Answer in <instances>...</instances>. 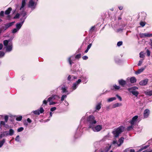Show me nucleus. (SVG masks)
Returning <instances> with one entry per match:
<instances>
[{"label": "nucleus", "instance_id": "obj_1", "mask_svg": "<svg viewBox=\"0 0 152 152\" xmlns=\"http://www.w3.org/2000/svg\"><path fill=\"white\" fill-rule=\"evenodd\" d=\"M59 99L60 97L57 95H53L48 98L47 100L45 99L43 101V104H46L48 102L50 103L49 104H55L57 103L56 100Z\"/></svg>", "mask_w": 152, "mask_h": 152}, {"label": "nucleus", "instance_id": "obj_2", "mask_svg": "<svg viewBox=\"0 0 152 152\" xmlns=\"http://www.w3.org/2000/svg\"><path fill=\"white\" fill-rule=\"evenodd\" d=\"M89 127L90 128L96 123L97 121L95 119V117L92 115H90L87 119Z\"/></svg>", "mask_w": 152, "mask_h": 152}, {"label": "nucleus", "instance_id": "obj_3", "mask_svg": "<svg viewBox=\"0 0 152 152\" xmlns=\"http://www.w3.org/2000/svg\"><path fill=\"white\" fill-rule=\"evenodd\" d=\"M4 44L5 46L6 51L7 52H10L12 50V43L10 41L5 40L4 41Z\"/></svg>", "mask_w": 152, "mask_h": 152}, {"label": "nucleus", "instance_id": "obj_4", "mask_svg": "<svg viewBox=\"0 0 152 152\" xmlns=\"http://www.w3.org/2000/svg\"><path fill=\"white\" fill-rule=\"evenodd\" d=\"M124 130V128L123 126H120L118 128L113 132L115 137H118L119 134Z\"/></svg>", "mask_w": 152, "mask_h": 152}, {"label": "nucleus", "instance_id": "obj_5", "mask_svg": "<svg viewBox=\"0 0 152 152\" xmlns=\"http://www.w3.org/2000/svg\"><path fill=\"white\" fill-rule=\"evenodd\" d=\"M90 128H91L95 132H98L102 129V126L101 125H98L95 126V125H94Z\"/></svg>", "mask_w": 152, "mask_h": 152}, {"label": "nucleus", "instance_id": "obj_6", "mask_svg": "<svg viewBox=\"0 0 152 152\" xmlns=\"http://www.w3.org/2000/svg\"><path fill=\"white\" fill-rule=\"evenodd\" d=\"M124 138L122 137L120 138L118 141V142L116 141H114L113 142V144L115 145V146H119L123 143Z\"/></svg>", "mask_w": 152, "mask_h": 152}, {"label": "nucleus", "instance_id": "obj_7", "mask_svg": "<svg viewBox=\"0 0 152 152\" xmlns=\"http://www.w3.org/2000/svg\"><path fill=\"white\" fill-rule=\"evenodd\" d=\"M81 80L79 79L76 82L74 83L71 87L72 90V91L73 90H75L79 84L81 82Z\"/></svg>", "mask_w": 152, "mask_h": 152}, {"label": "nucleus", "instance_id": "obj_8", "mask_svg": "<svg viewBox=\"0 0 152 152\" xmlns=\"http://www.w3.org/2000/svg\"><path fill=\"white\" fill-rule=\"evenodd\" d=\"M37 4V3L34 2V0H30L28 4L29 7L31 8V9H34Z\"/></svg>", "mask_w": 152, "mask_h": 152}, {"label": "nucleus", "instance_id": "obj_9", "mask_svg": "<svg viewBox=\"0 0 152 152\" xmlns=\"http://www.w3.org/2000/svg\"><path fill=\"white\" fill-rule=\"evenodd\" d=\"M138 117V115H135L132 118V119L130 122L131 125H135L136 124Z\"/></svg>", "mask_w": 152, "mask_h": 152}, {"label": "nucleus", "instance_id": "obj_10", "mask_svg": "<svg viewBox=\"0 0 152 152\" xmlns=\"http://www.w3.org/2000/svg\"><path fill=\"white\" fill-rule=\"evenodd\" d=\"M26 18V17L24 19H21L20 20L22 21V22L18 23L16 25V28L18 29V30L21 28L22 25H23L25 19Z\"/></svg>", "mask_w": 152, "mask_h": 152}, {"label": "nucleus", "instance_id": "obj_11", "mask_svg": "<svg viewBox=\"0 0 152 152\" xmlns=\"http://www.w3.org/2000/svg\"><path fill=\"white\" fill-rule=\"evenodd\" d=\"M44 111L43 109L41 107L39 109H38L35 111H33L32 112L35 115H39L40 113H43Z\"/></svg>", "mask_w": 152, "mask_h": 152}, {"label": "nucleus", "instance_id": "obj_12", "mask_svg": "<svg viewBox=\"0 0 152 152\" xmlns=\"http://www.w3.org/2000/svg\"><path fill=\"white\" fill-rule=\"evenodd\" d=\"M75 59L73 56H71L68 58V62L70 65L74 63L72 61L75 60Z\"/></svg>", "mask_w": 152, "mask_h": 152}, {"label": "nucleus", "instance_id": "obj_13", "mask_svg": "<svg viewBox=\"0 0 152 152\" xmlns=\"http://www.w3.org/2000/svg\"><path fill=\"white\" fill-rule=\"evenodd\" d=\"M20 10L21 11L20 13V15H22L23 17H24V18H22L21 19H24L26 17V16H25L26 15V13L24 11L25 9L24 7H23V9L22 10Z\"/></svg>", "mask_w": 152, "mask_h": 152}, {"label": "nucleus", "instance_id": "obj_14", "mask_svg": "<svg viewBox=\"0 0 152 152\" xmlns=\"http://www.w3.org/2000/svg\"><path fill=\"white\" fill-rule=\"evenodd\" d=\"M148 81V79H145L141 81L139 83V84L141 86H145L147 84Z\"/></svg>", "mask_w": 152, "mask_h": 152}, {"label": "nucleus", "instance_id": "obj_15", "mask_svg": "<svg viewBox=\"0 0 152 152\" xmlns=\"http://www.w3.org/2000/svg\"><path fill=\"white\" fill-rule=\"evenodd\" d=\"M149 113V110L148 109H146L145 110L144 113V116L145 118H147L148 117Z\"/></svg>", "mask_w": 152, "mask_h": 152}, {"label": "nucleus", "instance_id": "obj_16", "mask_svg": "<svg viewBox=\"0 0 152 152\" xmlns=\"http://www.w3.org/2000/svg\"><path fill=\"white\" fill-rule=\"evenodd\" d=\"M141 38L149 37V34L148 33H140L139 34Z\"/></svg>", "mask_w": 152, "mask_h": 152}, {"label": "nucleus", "instance_id": "obj_17", "mask_svg": "<svg viewBox=\"0 0 152 152\" xmlns=\"http://www.w3.org/2000/svg\"><path fill=\"white\" fill-rule=\"evenodd\" d=\"M138 89V88L136 86H134L131 88L128 89V90L132 93V91H134Z\"/></svg>", "mask_w": 152, "mask_h": 152}, {"label": "nucleus", "instance_id": "obj_18", "mask_svg": "<svg viewBox=\"0 0 152 152\" xmlns=\"http://www.w3.org/2000/svg\"><path fill=\"white\" fill-rule=\"evenodd\" d=\"M119 84L122 86H124L126 84V82L123 80L121 79L118 81Z\"/></svg>", "mask_w": 152, "mask_h": 152}, {"label": "nucleus", "instance_id": "obj_19", "mask_svg": "<svg viewBox=\"0 0 152 152\" xmlns=\"http://www.w3.org/2000/svg\"><path fill=\"white\" fill-rule=\"evenodd\" d=\"M32 122L31 120L29 118L27 119V121H25L24 122V124L25 125L27 126L28 125V123L30 124Z\"/></svg>", "mask_w": 152, "mask_h": 152}, {"label": "nucleus", "instance_id": "obj_20", "mask_svg": "<svg viewBox=\"0 0 152 152\" xmlns=\"http://www.w3.org/2000/svg\"><path fill=\"white\" fill-rule=\"evenodd\" d=\"M77 77L69 75L68 77V80L70 81H72L75 79H77Z\"/></svg>", "mask_w": 152, "mask_h": 152}, {"label": "nucleus", "instance_id": "obj_21", "mask_svg": "<svg viewBox=\"0 0 152 152\" xmlns=\"http://www.w3.org/2000/svg\"><path fill=\"white\" fill-rule=\"evenodd\" d=\"M27 0H22V1L21 6L20 10H22L26 4V1Z\"/></svg>", "mask_w": 152, "mask_h": 152}, {"label": "nucleus", "instance_id": "obj_22", "mask_svg": "<svg viewBox=\"0 0 152 152\" xmlns=\"http://www.w3.org/2000/svg\"><path fill=\"white\" fill-rule=\"evenodd\" d=\"M9 133L7 131L4 132L2 134L0 135V137H1L4 136L9 135Z\"/></svg>", "mask_w": 152, "mask_h": 152}, {"label": "nucleus", "instance_id": "obj_23", "mask_svg": "<svg viewBox=\"0 0 152 152\" xmlns=\"http://www.w3.org/2000/svg\"><path fill=\"white\" fill-rule=\"evenodd\" d=\"M145 93L146 95L151 96L152 95V91H147L145 92Z\"/></svg>", "mask_w": 152, "mask_h": 152}, {"label": "nucleus", "instance_id": "obj_24", "mask_svg": "<svg viewBox=\"0 0 152 152\" xmlns=\"http://www.w3.org/2000/svg\"><path fill=\"white\" fill-rule=\"evenodd\" d=\"M130 81L132 83H134L136 82V79L134 77H131L130 79Z\"/></svg>", "mask_w": 152, "mask_h": 152}, {"label": "nucleus", "instance_id": "obj_25", "mask_svg": "<svg viewBox=\"0 0 152 152\" xmlns=\"http://www.w3.org/2000/svg\"><path fill=\"white\" fill-rule=\"evenodd\" d=\"M145 68H142L140 69H139L136 72V74H139L140 73L142 72L145 69Z\"/></svg>", "mask_w": 152, "mask_h": 152}, {"label": "nucleus", "instance_id": "obj_26", "mask_svg": "<svg viewBox=\"0 0 152 152\" xmlns=\"http://www.w3.org/2000/svg\"><path fill=\"white\" fill-rule=\"evenodd\" d=\"M116 98L115 97H111L107 99V102H110L113 101L115 100Z\"/></svg>", "mask_w": 152, "mask_h": 152}, {"label": "nucleus", "instance_id": "obj_27", "mask_svg": "<svg viewBox=\"0 0 152 152\" xmlns=\"http://www.w3.org/2000/svg\"><path fill=\"white\" fill-rule=\"evenodd\" d=\"M12 9L11 7H10L8 8V9L5 11V13L6 15L9 14L10 12L12 10Z\"/></svg>", "mask_w": 152, "mask_h": 152}, {"label": "nucleus", "instance_id": "obj_28", "mask_svg": "<svg viewBox=\"0 0 152 152\" xmlns=\"http://www.w3.org/2000/svg\"><path fill=\"white\" fill-rule=\"evenodd\" d=\"M9 135L12 136L14 134V131L13 129H11L9 130Z\"/></svg>", "mask_w": 152, "mask_h": 152}, {"label": "nucleus", "instance_id": "obj_29", "mask_svg": "<svg viewBox=\"0 0 152 152\" xmlns=\"http://www.w3.org/2000/svg\"><path fill=\"white\" fill-rule=\"evenodd\" d=\"M13 24V22H11L5 25V27L6 29L8 28L9 27L12 26Z\"/></svg>", "mask_w": 152, "mask_h": 152}, {"label": "nucleus", "instance_id": "obj_30", "mask_svg": "<svg viewBox=\"0 0 152 152\" xmlns=\"http://www.w3.org/2000/svg\"><path fill=\"white\" fill-rule=\"evenodd\" d=\"M132 93L136 96H137L139 94V92L137 90L134 91H132Z\"/></svg>", "mask_w": 152, "mask_h": 152}, {"label": "nucleus", "instance_id": "obj_31", "mask_svg": "<svg viewBox=\"0 0 152 152\" xmlns=\"http://www.w3.org/2000/svg\"><path fill=\"white\" fill-rule=\"evenodd\" d=\"M22 118V117L21 115L17 116H16V119L17 121H20Z\"/></svg>", "mask_w": 152, "mask_h": 152}, {"label": "nucleus", "instance_id": "obj_32", "mask_svg": "<svg viewBox=\"0 0 152 152\" xmlns=\"http://www.w3.org/2000/svg\"><path fill=\"white\" fill-rule=\"evenodd\" d=\"M81 78L83 81L85 82V83H86L88 81L87 78L86 76H83Z\"/></svg>", "mask_w": 152, "mask_h": 152}, {"label": "nucleus", "instance_id": "obj_33", "mask_svg": "<svg viewBox=\"0 0 152 152\" xmlns=\"http://www.w3.org/2000/svg\"><path fill=\"white\" fill-rule=\"evenodd\" d=\"M61 89L62 90V92L63 93L67 92H68L67 90V88L66 87H62Z\"/></svg>", "mask_w": 152, "mask_h": 152}, {"label": "nucleus", "instance_id": "obj_34", "mask_svg": "<svg viewBox=\"0 0 152 152\" xmlns=\"http://www.w3.org/2000/svg\"><path fill=\"white\" fill-rule=\"evenodd\" d=\"M134 125H131V126H129L127 127V130H131L132 129L134 128Z\"/></svg>", "mask_w": 152, "mask_h": 152}, {"label": "nucleus", "instance_id": "obj_35", "mask_svg": "<svg viewBox=\"0 0 152 152\" xmlns=\"http://www.w3.org/2000/svg\"><path fill=\"white\" fill-rule=\"evenodd\" d=\"M113 87L116 90L119 89L120 88V87L119 86H117L116 85H114L113 86Z\"/></svg>", "mask_w": 152, "mask_h": 152}, {"label": "nucleus", "instance_id": "obj_36", "mask_svg": "<svg viewBox=\"0 0 152 152\" xmlns=\"http://www.w3.org/2000/svg\"><path fill=\"white\" fill-rule=\"evenodd\" d=\"M5 142V139H3L2 141L0 142V148L2 147Z\"/></svg>", "mask_w": 152, "mask_h": 152}, {"label": "nucleus", "instance_id": "obj_37", "mask_svg": "<svg viewBox=\"0 0 152 152\" xmlns=\"http://www.w3.org/2000/svg\"><path fill=\"white\" fill-rule=\"evenodd\" d=\"M140 58H143L145 56L143 52H141L140 53Z\"/></svg>", "mask_w": 152, "mask_h": 152}, {"label": "nucleus", "instance_id": "obj_38", "mask_svg": "<svg viewBox=\"0 0 152 152\" xmlns=\"http://www.w3.org/2000/svg\"><path fill=\"white\" fill-rule=\"evenodd\" d=\"M66 95H63L61 98V101H63L64 100V99L65 98H66Z\"/></svg>", "mask_w": 152, "mask_h": 152}, {"label": "nucleus", "instance_id": "obj_39", "mask_svg": "<svg viewBox=\"0 0 152 152\" xmlns=\"http://www.w3.org/2000/svg\"><path fill=\"white\" fill-rule=\"evenodd\" d=\"M4 55V53L2 51H0V58L3 57Z\"/></svg>", "mask_w": 152, "mask_h": 152}, {"label": "nucleus", "instance_id": "obj_40", "mask_svg": "<svg viewBox=\"0 0 152 152\" xmlns=\"http://www.w3.org/2000/svg\"><path fill=\"white\" fill-rule=\"evenodd\" d=\"M143 60V59H141L140 60V61L138 63V66H140L141 65V64H142V63Z\"/></svg>", "mask_w": 152, "mask_h": 152}, {"label": "nucleus", "instance_id": "obj_41", "mask_svg": "<svg viewBox=\"0 0 152 152\" xmlns=\"http://www.w3.org/2000/svg\"><path fill=\"white\" fill-rule=\"evenodd\" d=\"M18 30H19L18 29H17V28H14V29H13L12 30V32L13 33H15L17 32H18Z\"/></svg>", "mask_w": 152, "mask_h": 152}, {"label": "nucleus", "instance_id": "obj_42", "mask_svg": "<svg viewBox=\"0 0 152 152\" xmlns=\"http://www.w3.org/2000/svg\"><path fill=\"white\" fill-rule=\"evenodd\" d=\"M15 140L17 142H19L20 141V138L19 135H18L16 136L15 139Z\"/></svg>", "mask_w": 152, "mask_h": 152}, {"label": "nucleus", "instance_id": "obj_43", "mask_svg": "<svg viewBox=\"0 0 152 152\" xmlns=\"http://www.w3.org/2000/svg\"><path fill=\"white\" fill-rule=\"evenodd\" d=\"M23 130V127H21L18 129V132H20L22 131Z\"/></svg>", "mask_w": 152, "mask_h": 152}, {"label": "nucleus", "instance_id": "obj_44", "mask_svg": "<svg viewBox=\"0 0 152 152\" xmlns=\"http://www.w3.org/2000/svg\"><path fill=\"white\" fill-rule=\"evenodd\" d=\"M145 24V22H141L140 23V25L141 26H142V27H144Z\"/></svg>", "mask_w": 152, "mask_h": 152}, {"label": "nucleus", "instance_id": "obj_45", "mask_svg": "<svg viewBox=\"0 0 152 152\" xmlns=\"http://www.w3.org/2000/svg\"><path fill=\"white\" fill-rule=\"evenodd\" d=\"M123 42L122 41H120L118 42L117 45L118 46H120L122 44Z\"/></svg>", "mask_w": 152, "mask_h": 152}, {"label": "nucleus", "instance_id": "obj_46", "mask_svg": "<svg viewBox=\"0 0 152 152\" xmlns=\"http://www.w3.org/2000/svg\"><path fill=\"white\" fill-rule=\"evenodd\" d=\"M20 14L19 13H17L15 16L14 17V18H18L19 17Z\"/></svg>", "mask_w": 152, "mask_h": 152}, {"label": "nucleus", "instance_id": "obj_47", "mask_svg": "<svg viewBox=\"0 0 152 152\" xmlns=\"http://www.w3.org/2000/svg\"><path fill=\"white\" fill-rule=\"evenodd\" d=\"M5 122L4 121H1L0 122V124L1 125H3V126H5Z\"/></svg>", "mask_w": 152, "mask_h": 152}, {"label": "nucleus", "instance_id": "obj_48", "mask_svg": "<svg viewBox=\"0 0 152 152\" xmlns=\"http://www.w3.org/2000/svg\"><path fill=\"white\" fill-rule=\"evenodd\" d=\"M100 105H97L96 107V110H99L101 108Z\"/></svg>", "mask_w": 152, "mask_h": 152}, {"label": "nucleus", "instance_id": "obj_49", "mask_svg": "<svg viewBox=\"0 0 152 152\" xmlns=\"http://www.w3.org/2000/svg\"><path fill=\"white\" fill-rule=\"evenodd\" d=\"M81 57V55L80 54H78L76 55L75 56V58H80Z\"/></svg>", "mask_w": 152, "mask_h": 152}, {"label": "nucleus", "instance_id": "obj_50", "mask_svg": "<svg viewBox=\"0 0 152 152\" xmlns=\"http://www.w3.org/2000/svg\"><path fill=\"white\" fill-rule=\"evenodd\" d=\"M8 119V117L7 115H6L4 117V119L5 121V122H7Z\"/></svg>", "mask_w": 152, "mask_h": 152}, {"label": "nucleus", "instance_id": "obj_51", "mask_svg": "<svg viewBox=\"0 0 152 152\" xmlns=\"http://www.w3.org/2000/svg\"><path fill=\"white\" fill-rule=\"evenodd\" d=\"M116 96L117 97V98L120 101H121L122 100V99L121 97L119 96L118 95L116 94Z\"/></svg>", "mask_w": 152, "mask_h": 152}, {"label": "nucleus", "instance_id": "obj_52", "mask_svg": "<svg viewBox=\"0 0 152 152\" xmlns=\"http://www.w3.org/2000/svg\"><path fill=\"white\" fill-rule=\"evenodd\" d=\"M146 52L147 53V55L148 56H149L150 55V51L148 49H147V50Z\"/></svg>", "mask_w": 152, "mask_h": 152}, {"label": "nucleus", "instance_id": "obj_53", "mask_svg": "<svg viewBox=\"0 0 152 152\" xmlns=\"http://www.w3.org/2000/svg\"><path fill=\"white\" fill-rule=\"evenodd\" d=\"M95 28V27L94 26H92L90 30V32H92L93 30H94Z\"/></svg>", "mask_w": 152, "mask_h": 152}, {"label": "nucleus", "instance_id": "obj_54", "mask_svg": "<svg viewBox=\"0 0 152 152\" xmlns=\"http://www.w3.org/2000/svg\"><path fill=\"white\" fill-rule=\"evenodd\" d=\"M88 58V57L87 56H83L82 57L83 59V60H87Z\"/></svg>", "mask_w": 152, "mask_h": 152}, {"label": "nucleus", "instance_id": "obj_55", "mask_svg": "<svg viewBox=\"0 0 152 152\" xmlns=\"http://www.w3.org/2000/svg\"><path fill=\"white\" fill-rule=\"evenodd\" d=\"M4 12L3 11H1L0 13V16H3L4 14Z\"/></svg>", "mask_w": 152, "mask_h": 152}, {"label": "nucleus", "instance_id": "obj_56", "mask_svg": "<svg viewBox=\"0 0 152 152\" xmlns=\"http://www.w3.org/2000/svg\"><path fill=\"white\" fill-rule=\"evenodd\" d=\"M56 109V107H52L51 108L50 110L51 111H54Z\"/></svg>", "mask_w": 152, "mask_h": 152}, {"label": "nucleus", "instance_id": "obj_57", "mask_svg": "<svg viewBox=\"0 0 152 152\" xmlns=\"http://www.w3.org/2000/svg\"><path fill=\"white\" fill-rule=\"evenodd\" d=\"M147 148V146L146 147L145 146V147H144V148L139 149V152H140V151H142L144 149H145V148Z\"/></svg>", "mask_w": 152, "mask_h": 152}, {"label": "nucleus", "instance_id": "obj_58", "mask_svg": "<svg viewBox=\"0 0 152 152\" xmlns=\"http://www.w3.org/2000/svg\"><path fill=\"white\" fill-rule=\"evenodd\" d=\"M91 44H89L87 48L88 49H89L91 48Z\"/></svg>", "mask_w": 152, "mask_h": 152}, {"label": "nucleus", "instance_id": "obj_59", "mask_svg": "<svg viewBox=\"0 0 152 152\" xmlns=\"http://www.w3.org/2000/svg\"><path fill=\"white\" fill-rule=\"evenodd\" d=\"M118 8L120 10H121L123 9V7L122 6H119L118 7Z\"/></svg>", "mask_w": 152, "mask_h": 152}, {"label": "nucleus", "instance_id": "obj_60", "mask_svg": "<svg viewBox=\"0 0 152 152\" xmlns=\"http://www.w3.org/2000/svg\"><path fill=\"white\" fill-rule=\"evenodd\" d=\"M119 105H113V107H111V108H114L118 107Z\"/></svg>", "mask_w": 152, "mask_h": 152}, {"label": "nucleus", "instance_id": "obj_61", "mask_svg": "<svg viewBox=\"0 0 152 152\" xmlns=\"http://www.w3.org/2000/svg\"><path fill=\"white\" fill-rule=\"evenodd\" d=\"M3 47V45L2 44H0V50Z\"/></svg>", "mask_w": 152, "mask_h": 152}, {"label": "nucleus", "instance_id": "obj_62", "mask_svg": "<svg viewBox=\"0 0 152 152\" xmlns=\"http://www.w3.org/2000/svg\"><path fill=\"white\" fill-rule=\"evenodd\" d=\"M142 152H152V150L151 151H149L146 150L143 151Z\"/></svg>", "mask_w": 152, "mask_h": 152}, {"label": "nucleus", "instance_id": "obj_63", "mask_svg": "<svg viewBox=\"0 0 152 152\" xmlns=\"http://www.w3.org/2000/svg\"><path fill=\"white\" fill-rule=\"evenodd\" d=\"M106 107L107 108V110L110 109L111 108V107L110 105H109L108 106V107Z\"/></svg>", "mask_w": 152, "mask_h": 152}, {"label": "nucleus", "instance_id": "obj_64", "mask_svg": "<svg viewBox=\"0 0 152 152\" xmlns=\"http://www.w3.org/2000/svg\"><path fill=\"white\" fill-rule=\"evenodd\" d=\"M130 152H134V151L133 149H131L130 151Z\"/></svg>", "mask_w": 152, "mask_h": 152}]
</instances>
